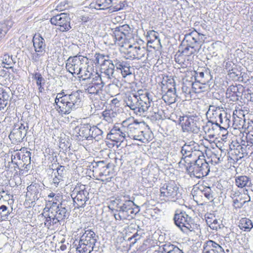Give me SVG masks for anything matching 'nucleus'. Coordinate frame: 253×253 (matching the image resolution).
Segmentation results:
<instances>
[{
  "instance_id": "1",
  "label": "nucleus",
  "mask_w": 253,
  "mask_h": 253,
  "mask_svg": "<svg viewBox=\"0 0 253 253\" xmlns=\"http://www.w3.org/2000/svg\"><path fill=\"white\" fill-rule=\"evenodd\" d=\"M111 204L116 208V213L114 214L116 221L130 220L139 211V207L126 196L116 197Z\"/></svg>"
},
{
  "instance_id": "2",
  "label": "nucleus",
  "mask_w": 253,
  "mask_h": 253,
  "mask_svg": "<svg viewBox=\"0 0 253 253\" xmlns=\"http://www.w3.org/2000/svg\"><path fill=\"white\" fill-rule=\"evenodd\" d=\"M122 124L123 130L126 131L128 137L142 142L147 141L150 138L149 135L143 130L145 127L143 122H138L134 118H129L124 121Z\"/></svg>"
},
{
  "instance_id": "3",
  "label": "nucleus",
  "mask_w": 253,
  "mask_h": 253,
  "mask_svg": "<svg viewBox=\"0 0 253 253\" xmlns=\"http://www.w3.org/2000/svg\"><path fill=\"white\" fill-rule=\"evenodd\" d=\"M120 50L126 55V59L141 60L148 54L146 48L136 44H130L129 42H126L123 46H120Z\"/></svg>"
},
{
  "instance_id": "4",
  "label": "nucleus",
  "mask_w": 253,
  "mask_h": 253,
  "mask_svg": "<svg viewBox=\"0 0 253 253\" xmlns=\"http://www.w3.org/2000/svg\"><path fill=\"white\" fill-rule=\"evenodd\" d=\"M96 241L94 232L86 230L80 238L77 251L80 253H90L93 250Z\"/></svg>"
},
{
  "instance_id": "5",
  "label": "nucleus",
  "mask_w": 253,
  "mask_h": 253,
  "mask_svg": "<svg viewBox=\"0 0 253 253\" xmlns=\"http://www.w3.org/2000/svg\"><path fill=\"white\" fill-rule=\"evenodd\" d=\"M206 38L203 34H200L197 32H193L188 35H186L183 40L184 44L186 47L183 51V53L187 55L193 54L195 51V47L196 44H202L204 42Z\"/></svg>"
},
{
  "instance_id": "6",
  "label": "nucleus",
  "mask_w": 253,
  "mask_h": 253,
  "mask_svg": "<svg viewBox=\"0 0 253 253\" xmlns=\"http://www.w3.org/2000/svg\"><path fill=\"white\" fill-rule=\"evenodd\" d=\"M160 196L165 201L176 202L181 198L179 187L174 182L166 183L161 187Z\"/></svg>"
},
{
  "instance_id": "7",
  "label": "nucleus",
  "mask_w": 253,
  "mask_h": 253,
  "mask_svg": "<svg viewBox=\"0 0 253 253\" xmlns=\"http://www.w3.org/2000/svg\"><path fill=\"white\" fill-rule=\"evenodd\" d=\"M34 52L31 53V59L33 62H42L45 53L46 44L44 39L39 34H35L33 40Z\"/></svg>"
},
{
  "instance_id": "8",
  "label": "nucleus",
  "mask_w": 253,
  "mask_h": 253,
  "mask_svg": "<svg viewBox=\"0 0 253 253\" xmlns=\"http://www.w3.org/2000/svg\"><path fill=\"white\" fill-rule=\"evenodd\" d=\"M175 225L184 233H188L189 231L194 230L193 220L185 211L175 213L174 216Z\"/></svg>"
},
{
  "instance_id": "9",
  "label": "nucleus",
  "mask_w": 253,
  "mask_h": 253,
  "mask_svg": "<svg viewBox=\"0 0 253 253\" xmlns=\"http://www.w3.org/2000/svg\"><path fill=\"white\" fill-rule=\"evenodd\" d=\"M115 43L119 46H123V44L128 42V40L132 37L130 28L128 25L116 27L113 32Z\"/></svg>"
},
{
  "instance_id": "10",
  "label": "nucleus",
  "mask_w": 253,
  "mask_h": 253,
  "mask_svg": "<svg viewBox=\"0 0 253 253\" xmlns=\"http://www.w3.org/2000/svg\"><path fill=\"white\" fill-rule=\"evenodd\" d=\"M87 60V58L80 55L70 57L66 61V68L72 75H79Z\"/></svg>"
},
{
  "instance_id": "11",
  "label": "nucleus",
  "mask_w": 253,
  "mask_h": 253,
  "mask_svg": "<svg viewBox=\"0 0 253 253\" xmlns=\"http://www.w3.org/2000/svg\"><path fill=\"white\" fill-rule=\"evenodd\" d=\"M70 20L71 19L69 14L65 13H61L53 16L50 19V22L52 25L58 26V29L63 32L68 31L71 28Z\"/></svg>"
},
{
  "instance_id": "12",
  "label": "nucleus",
  "mask_w": 253,
  "mask_h": 253,
  "mask_svg": "<svg viewBox=\"0 0 253 253\" xmlns=\"http://www.w3.org/2000/svg\"><path fill=\"white\" fill-rule=\"evenodd\" d=\"M89 193L85 190V185L76 187L71 194L74 202L76 203L77 207L84 208L86 201L89 199Z\"/></svg>"
},
{
  "instance_id": "13",
  "label": "nucleus",
  "mask_w": 253,
  "mask_h": 253,
  "mask_svg": "<svg viewBox=\"0 0 253 253\" xmlns=\"http://www.w3.org/2000/svg\"><path fill=\"white\" fill-rule=\"evenodd\" d=\"M96 60L98 63H99L100 60L103 62L101 64L102 73L106 75L108 79L114 78L115 68L112 60L104 59L105 56L103 54H96Z\"/></svg>"
},
{
  "instance_id": "14",
  "label": "nucleus",
  "mask_w": 253,
  "mask_h": 253,
  "mask_svg": "<svg viewBox=\"0 0 253 253\" xmlns=\"http://www.w3.org/2000/svg\"><path fill=\"white\" fill-rule=\"evenodd\" d=\"M200 146L194 141L185 142L182 146L181 153L182 156L192 157L200 156L203 154L200 150Z\"/></svg>"
},
{
  "instance_id": "15",
  "label": "nucleus",
  "mask_w": 253,
  "mask_h": 253,
  "mask_svg": "<svg viewBox=\"0 0 253 253\" xmlns=\"http://www.w3.org/2000/svg\"><path fill=\"white\" fill-rule=\"evenodd\" d=\"M26 127L22 124L15 125L9 135V138L16 142H21L26 136L28 126Z\"/></svg>"
},
{
  "instance_id": "16",
  "label": "nucleus",
  "mask_w": 253,
  "mask_h": 253,
  "mask_svg": "<svg viewBox=\"0 0 253 253\" xmlns=\"http://www.w3.org/2000/svg\"><path fill=\"white\" fill-rule=\"evenodd\" d=\"M203 128L209 138L216 139L220 138L221 125L218 123L208 121Z\"/></svg>"
},
{
  "instance_id": "17",
  "label": "nucleus",
  "mask_w": 253,
  "mask_h": 253,
  "mask_svg": "<svg viewBox=\"0 0 253 253\" xmlns=\"http://www.w3.org/2000/svg\"><path fill=\"white\" fill-rule=\"evenodd\" d=\"M179 123L181 125V127L184 132H192L197 133L200 131V128L191 119L189 118L187 115L179 116L178 118Z\"/></svg>"
},
{
  "instance_id": "18",
  "label": "nucleus",
  "mask_w": 253,
  "mask_h": 253,
  "mask_svg": "<svg viewBox=\"0 0 253 253\" xmlns=\"http://www.w3.org/2000/svg\"><path fill=\"white\" fill-rule=\"evenodd\" d=\"M162 91L164 93L162 98L166 103L170 104L175 102L176 95L175 88L173 85L168 88L167 85L163 84Z\"/></svg>"
},
{
  "instance_id": "19",
  "label": "nucleus",
  "mask_w": 253,
  "mask_h": 253,
  "mask_svg": "<svg viewBox=\"0 0 253 253\" xmlns=\"http://www.w3.org/2000/svg\"><path fill=\"white\" fill-rule=\"evenodd\" d=\"M243 89L241 85H231L226 90V96L233 101H237L242 96Z\"/></svg>"
},
{
  "instance_id": "20",
  "label": "nucleus",
  "mask_w": 253,
  "mask_h": 253,
  "mask_svg": "<svg viewBox=\"0 0 253 253\" xmlns=\"http://www.w3.org/2000/svg\"><path fill=\"white\" fill-rule=\"evenodd\" d=\"M123 130V126L122 128L114 126L108 134L107 137L116 142H123L124 138L126 136V131Z\"/></svg>"
},
{
  "instance_id": "21",
  "label": "nucleus",
  "mask_w": 253,
  "mask_h": 253,
  "mask_svg": "<svg viewBox=\"0 0 253 253\" xmlns=\"http://www.w3.org/2000/svg\"><path fill=\"white\" fill-rule=\"evenodd\" d=\"M52 183L57 187L59 184L66 178V170L64 166H58L55 171L53 170Z\"/></svg>"
},
{
  "instance_id": "22",
  "label": "nucleus",
  "mask_w": 253,
  "mask_h": 253,
  "mask_svg": "<svg viewBox=\"0 0 253 253\" xmlns=\"http://www.w3.org/2000/svg\"><path fill=\"white\" fill-rule=\"evenodd\" d=\"M198 159L194 160L197 167L199 170L201 169V175L202 178L207 176L210 171L209 162L205 159L203 154L200 155V156H197Z\"/></svg>"
},
{
  "instance_id": "23",
  "label": "nucleus",
  "mask_w": 253,
  "mask_h": 253,
  "mask_svg": "<svg viewBox=\"0 0 253 253\" xmlns=\"http://www.w3.org/2000/svg\"><path fill=\"white\" fill-rule=\"evenodd\" d=\"M206 221L209 226L213 230H218L223 228L224 226L222 223V220L220 219H217L214 215L212 214H208L206 216Z\"/></svg>"
},
{
  "instance_id": "24",
  "label": "nucleus",
  "mask_w": 253,
  "mask_h": 253,
  "mask_svg": "<svg viewBox=\"0 0 253 253\" xmlns=\"http://www.w3.org/2000/svg\"><path fill=\"white\" fill-rule=\"evenodd\" d=\"M68 98L69 102L68 104H66V105L68 106V110L70 109H77L81 102L79 92L75 91L68 94Z\"/></svg>"
},
{
  "instance_id": "25",
  "label": "nucleus",
  "mask_w": 253,
  "mask_h": 253,
  "mask_svg": "<svg viewBox=\"0 0 253 253\" xmlns=\"http://www.w3.org/2000/svg\"><path fill=\"white\" fill-rule=\"evenodd\" d=\"M232 121L235 129L243 128L245 123V115L241 112H233Z\"/></svg>"
},
{
  "instance_id": "26",
  "label": "nucleus",
  "mask_w": 253,
  "mask_h": 253,
  "mask_svg": "<svg viewBox=\"0 0 253 253\" xmlns=\"http://www.w3.org/2000/svg\"><path fill=\"white\" fill-rule=\"evenodd\" d=\"M55 102L59 108L65 109L66 111L68 110V106L66 105V104H68L69 102L68 94L65 92L62 91L57 94Z\"/></svg>"
},
{
  "instance_id": "27",
  "label": "nucleus",
  "mask_w": 253,
  "mask_h": 253,
  "mask_svg": "<svg viewBox=\"0 0 253 253\" xmlns=\"http://www.w3.org/2000/svg\"><path fill=\"white\" fill-rule=\"evenodd\" d=\"M95 75V80L96 81H99L97 83H94V84H96V86L95 85H91L88 86L86 89V91L89 94H97L99 93L100 90V88L102 87L104 85V82L102 81L101 78L99 76H96V74Z\"/></svg>"
},
{
  "instance_id": "28",
  "label": "nucleus",
  "mask_w": 253,
  "mask_h": 253,
  "mask_svg": "<svg viewBox=\"0 0 253 253\" xmlns=\"http://www.w3.org/2000/svg\"><path fill=\"white\" fill-rule=\"evenodd\" d=\"M234 153L237 155V158L235 159L238 161L249 154H253V150L245 144H242V145L238 146V148L235 150Z\"/></svg>"
},
{
  "instance_id": "29",
  "label": "nucleus",
  "mask_w": 253,
  "mask_h": 253,
  "mask_svg": "<svg viewBox=\"0 0 253 253\" xmlns=\"http://www.w3.org/2000/svg\"><path fill=\"white\" fill-rule=\"evenodd\" d=\"M160 253H183L182 250L177 246L170 244L166 243L159 247Z\"/></svg>"
},
{
  "instance_id": "30",
  "label": "nucleus",
  "mask_w": 253,
  "mask_h": 253,
  "mask_svg": "<svg viewBox=\"0 0 253 253\" xmlns=\"http://www.w3.org/2000/svg\"><path fill=\"white\" fill-rule=\"evenodd\" d=\"M51 214H53L56 216H57L59 220L64 222L65 219H67L69 216V212L67 209L63 206V205L61 203H60L58 205V208L56 210L52 212Z\"/></svg>"
},
{
  "instance_id": "31",
  "label": "nucleus",
  "mask_w": 253,
  "mask_h": 253,
  "mask_svg": "<svg viewBox=\"0 0 253 253\" xmlns=\"http://www.w3.org/2000/svg\"><path fill=\"white\" fill-rule=\"evenodd\" d=\"M225 116L224 117V122L222 119V114L221 113L218 115L220 120V123L222 126H221V129L220 130V138L221 136L225 137L227 135V127L229 126L230 119L228 118V114L225 112Z\"/></svg>"
},
{
  "instance_id": "32",
  "label": "nucleus",
  "mask_w": 253,
  "mask_h": 253,
  "mask_svg": "<svg viewBox=\"0 0 253 253\" xmlns=\"http://www.w3.org/2000/svg\"><path fill=\"white\" fill-rule=\"evenodd\" d=\"M236 185L241 188L249 187L252 186L250 177L246 175H240L235 177Z\"/></svg>"
},
{
  "instance_id": "33",
  "label": "nucleus",
  "mask_w": 253,
  "mask_h": 253,
  "mask_svg": "<svg viewBox=\"0 0 253 253\" xmlns=\"http://www.w3.org/2000/svg\"><path fill=\"white\" fill-rule=\"evenodd\" d=\"M91 126L89 124H84L80 127H76V131H79V135L86 139H90L91 136Z\"/></svg>"
},
{
  "instance_id": "34",
  "label": "nucleus",
  "mask_w": 253,
  "mask_h": 253,
  "mask_svg": "<svg viewBox=\"0 0 253 253\" xmlns=\"http://www.w3.org/2000/svg\"><path fill=\"white\" fill-rule=\"evenodd\" d=\"M83 78V80L90 79L92 78L93 80H95V74L96 76L98 75L96 73L93 72L92 67L89 65H86V64L83 66V68L81 69V73H80Z\"/></svg>"
},
{
  "instance_id": "35",
  "label": "nucleus",
  "mask_w": 253,
  "mask_h": 253,
  "mask_svg": "<svg viewBox=\"0 0 253 253\" xmlns=\"http://www.w3.org/2000/svg\"><path fill=\"white\" fill-rule=\"evenodd\" d=\"M9 88L4 89L0 87V110L3 109L6 106L9 98Z\"/></svg>"
},
{
  "instance_id": "36",
  "label": "nucleus",
  "mask_w": 253,
  "mask_h": 253,
  "mask_svg": "<svg viewBox=\"0 0 253 253\" xmlns=\"http://www.w3.org/2000/svg\"><path fill=\"white\" fill-rule=\"evenodd\" d=\"M188 168L189 169H187V173L191 178H196L197 179H200L202 178L201 175L202 170L201 169H199L194 161Z\"/></svg>"
},
{
  "instance_id": "37",
  "label": "nucleus",
  "mask_w": 253,
  "mask_h": 253,
  "mask_svg": "<svg viewBox=\"0 0 253 253\" xmlns=\"http://www.w3.org/2000/svg\"><path fill=\"white\" fill-rule=\"evenodd\" d=\"M239 228L245 232H250L253 228V222L249 218H242L239 222Z\"/></svg>"
},
{
  "instance_id": "38",
  "label": "nucleus",
  "mask_w": 253,
  "mask_h": 253,
  "mask_svg": "<svg viewBox=\"0 0 253 253\" xmlns=\"http://www.w3.org/2000/svg\"><path fill=\"white\" fill-rule=\"evenodd\" d=\"M112 0H97L95 3L91 4L92 8L105 9L111 6Z\"/></svg>"
},
{
  "instance_id": "39",
  "label": "nucleus",
  "mask_w": 253,
  "mask_h": 253,
  "mask_svg": "<svg viewBox=\"0 0 253 253\" xmlns=\"http://www.w3.org/2000/svg\"><path fill=\"white\" fill-rule=\"evenodd\" d=\"M223 159L222 150L219 149L211 152L209 162L213 165H216L223 161Z\"/></svg>"
},
{
  "instance_id": "40",
  "label": "nucleus",
  "mask_w": 253,
  "mask_h": 253,
  "mask_svg": "<svg viewBox=\"0 0 253 253\" xmlns=\"http://www.w3.org/2000/svg\"><path fill=\"white\" fill-rule=\"evenodd\" d=\"M202 194L209 200L212 201L215 196V187L212 186H203L202 189H201Z\"/></svg>"
},
{
  "instance_id": "41",
  "label": "nucleus",
  "mask_w": 253,
  "mask_h": 253,
  "mask_svg": "<svg viewBox=\"0 0 253 253\" xmlns=\"http://www.w3.org/2000/svg\"><path fill=\"white\" fill-rule=\"evenodd\" d=\"M234 201H233V206L236 209L241 208L245 203L250 201V197L248 195H242L239 197H237Z\"/></svg>"
},
{
  "instance_id": "42",
  "label": "nucleus",
  "mask_w": 253,
  "mask_h": 253,
  "mask_svg": "<svg viewBox=\"0 0 253 253\" xmlns=\"http://www.w3.org/2000/svg\"><path fill=\"white\" fill-rule=\"evenodd\" d=\"M27 195H30L31 196H33L34 199H38V195L40 190V185L39 184L36 183H32L27 187Z\"/></svg>"
},
{
  "instance_id": "43",
  "label": "nucleus",
  "mask_w": 253,
  "mask_h": 253,
  "mask_svg": "<svg viewBox=\"0 0 253 253\" xmlns=\"http://www.w3.org/2000/svg\"><path fill=\"white\" fill-rule=\"evenodd\" d=\"M199 84L197 83H190L189 86L186 85V84H183L182 87V90L183 93L185 94V95H189L190 97H191V94L192 91L195 93H199L201 91V90H197V88L196 86L198 85Z\"/></svg>"
},
{
  "instance_id": "44",
  "label": "nucleus",
  "mask_w": 253,
  "mask_h": 253,
  "mask_svg": "<svg viewBox=\"0 0 253 253\" xmlns=\"http://www.w3.org/2000/svg\"><path fill=\"white\" fill-rule=\"evenodd\" d=\"M149 93L146 91L142 89H139L134 95H133V97L135 101L140 100L145 102L147 100H149Z\"/></svg>"
},
{
  "instance_id": "45",
  "label": "nucleus",
  "mask_w": 253,
  "mask_h": 253,
  "mask_svg": "<svg viewBox=\"0 0 253 253\" xmlns=\"http://www.w3.org/2000/svg\"><path fill=\"white\" fill-rule=\"evenodd\" d=\"M103 131L96 126H91L90 138L98 141L103 138Z\"/></svg>"
},
{
  "instance_id": "46",
  "label": "nucleus",
  "mask_w": 253,
  "mask_h": 253,
  "mask_svg": "<svg viewBox=\"0 0 253 253\" xmlns=\"http://www.w3.org/2000/svg\"><path fill=\"white\" fill-rule=\"evenodd\" d=\"M209 108L208 111H217V110L222 109L224 111L225 108V105L223 104L221 101L216 99L214 100L211 104L208 106Z\"/></svg>"
},
{
  "instance_id": "47",
  "label": "nucleus",
  "mask_w": 253,
  "mask_h": 253,
  "mask_svg": "<svg viewBox=\"0 0 253 253\" xmlns=\"http://www.w3.org/2000/svg\"><path fill=\"white\" fill-rule=\"evenodd\" d=\"M189 157L182 156L181 160L178 163L179 168L181 169H185L186 173L187 172V169H189L188 167H190L193 163L189 160Z\"/></svg>"
},
{
  "instance_id": "48",
  "label": "nucleus",
  "mask_w": 253,
  "mask_h": 253,
  "mask_svg": "<svg viewBox=\"0 0 253 253\" xmlns=\"http://www.w3.org/2000/svg\"><path fill=\"white\" fill-rule=\"evenodd\" d=\"M10 27L11 26H8L5 22L0 23V42L5 37Z\"/></svg>"
},
{
  "instance_id": "49",
  "label": "nucleus",
  "mask_w": 253,
  "mask_h": 253,
  "mask_svg": "<svg viewBox=\"0 0 253 253\" xmlns=\"http://www.w3.org/2000/svg\"><path fill=\"white\" fill-rule=\"evenodd\" d=\"M93 168L98 169L100 170H101L102 169H105L101 173H102V174L106 175L105 170L109 168V164H106L103 161H98L95 163L94 165L93 166Z\"/></svg>"
},
{
  "instance_id": "50",
  "label": "nucleus",
  "mask_w": 253,
  "mask_h": 253,
  "mask_svg": "<svg viewBox=\"0 0 253 253\" xmlns=\"http://www.w3.org/2000/svg\"><path fill=\"white\" fill-rule=\"evenodd\" d=\"M31 153L30 151H26L25 153L22 155L21 160L23 163V166L26 165L25 168L31 164Z\"/></svg>"
},
{
  "instance_id": "51",
  "label": "nucleus",
  "mask_w": 253,
  "mask_h": 253,
  "mask_svg": "<svg viewBox=\"0 0 253 253\" xmlns=\"http://www.w3.org/2000/svg\"><path fill=\"white\" fill-rule=\"evenodd\" d=\"M130 68V66L129 64L126 61H125L124 65H123V68H121V69L120 70L121 71L122 76L124 78H125L127 76L131 74Z\"/></svg>"
},
{
  "instance_id": "52",
  "label": "nucleus",
  "mask_w": 253,
  "mask_h": 253,
  "mask_svg": "<svg viewBox=\"0 0 253 253\" xmlns=\"http://www.w3.org/2000/svg\"><path fill=\"white\" fill-rule=\"evenodd\" d=\"M137 101H135L133 96H129L126 101V104L129 107L130 109L134 111L137 108Z\"/></svg>"
},
{
  "instance_id": "53",
  "label": "nucleus",
  "mask_w": 253,
  "mask_h": 253,
  "mask_svg": "<svg viewBox=\"0 0 253 253\" xmlns=\"http://www.w3.org/2000/svg\"><path fill=\"white\" fill-rule=\"evenodd\" d=\"M211 245L210 248H212L215 253H225L223 248L216 242L211 240Z\"/></svg>"
},
{
  "instance_id": "54",
  "label": "nucleus",
  "mask_w": 253,
  "mask_h": 253,
  "mask_svg": "<svg viewBox=\"0 0 253 253\" xmlns=\"http://www.w3.org/2000/svg\"><path fill=\"white\" fill-rule=\"evenodd\" d=\"M116 115V112H112L111 114L109 112H103L102 116L103 117V120H105L109 123L113 122V118Z\"/></svg>"
},
{
  "instance_id": "55",
  "label": "nucleus",
  "mask_w": 253,
  "mask_h": 253,
  "mask_svg": "<svg viewBox=\"0 0 253 253\" xmlns=\"http://www.w3.org/2000/svg\"><path fill=\"white\" fill-rule=\"evenodd\" d=\"M153 113L151 116V120L153 121H157L163 120L166 117L165 112H152Z\"/></svg>"
},
{
  "instance_id": "56",
  "label": "nucleus",
  "mask_w": 253,
  "mask_h": 253,
  "mask_svg": "<svg viewBox=\"0 0 253 253\" xmlns=\"http://www.w3.org/2000/svg\"><path fill=\"white\" fill-rule=\"evenodd\" d=\"M189 118L191 119L192 121L194 122L195 125L198 126L199 128H200V122L203 121L202 117L199 114L198 115L195 114V115H189L188 116Z\"/></svg>"
},
{
  "instance_id": "57",
  "label": "nucleus",
  "mask_w": 253,
  "mask_h": 253,
  "mask_svg": "<svg viewBox=\"0 0 253 253\" xmlns=\"http://www.w3.org/2000/svg\"><path fill=\"white\" fill-rule=\"evenodd\" d=\"M149 36L150 40L148 42H152V41H156L158 43H160V40L159 38L158 33L154 31H151L149 32Z\"/></svg>"
},
{
  "instance_id": "58",
  "label": "nucleus",
  "mask_w": 253,
  "mask_h": 253,
  "mask_svg": "<svg viewBox=\"0 0 253 253\" xmlns=\"http://www.w3.org/2000/svg\"><path fill=\"white\" fill-rule=\"evenodd\" d=\"M211 240L204 243L203 253H215L212 248H210V246H211Z\"/></svg>"
},
{
  "instance_id": "59",
  "label": "nucleus",
  "mask_w": 253,
  "mask_h": 253,
  "mask_svg": "<svg viewBox=\"0 0 253 253\" xmlns=\"http://www.w3.org/2000/svg\"><path fill=\"white\" fill-rule=\"evenodd\" d=\"M33 78L37 81L36 84L38 86H40V88H42V85L44 84V80L42 78V75L39 73H36L33 76Z\"/></svg>"
},
{
  "instance_id": "60",
  "label": "nucleus",
  "mask_w": 253,
  "mask_h": 253,
  "mask_svg": "<svg viewBox=\"0 0 253 253\" xmlns=\"http://www.w3.org/2000/svg\"><path fill=\"white\" fill-rule=\"evenodd\" d=\"M253 124V122H252ZM248 132L246 133V140L252 141L253 142V126L252 125H249L247 127Z\"/></svg>"
},
{
  "instance_id": "61",
  "label": "nucleus",
  "mask_w": 253,
  "mask_h": 253,
  "mask_svg": "<svg viewBox=\"0 0 253 253\" xmlns=\"http://www.w3.org/2000/svg\"><path fill=\"white\" fill-rule=\"evenodd\" d=\"M58 204H57V202L53 200H49L48 204H47V205H49V207L48 208L47 211H50V213H51L52 211L57 209Z\"/></svg>"
},
{
  "instance_id": "62",
  "label": "nucleus",
  "mask_w": 253,
  "mask_h": 253,
  "mask_svg": "<svg viewBox=\"0 0 253 253\" xmlns=\"http://www.w3.org/2000/svg\"><path fill=\"white\" fill-rule=\"evenodd\" d=\"M13 62L12 56L9 54H5L2 57V63L7 65H11Z\"/></svg>"
},
{
  "instance_id": "63",
  "label": "nucleus",
  "mask_w": 253,
  "mask_h": 253,
  "mask_svg": "<svg viewBox=\"0 0 253 253\" xmlns=\"http://www.w3.org/2000/svg\"><path fill=\"white\" fill-rule=\"evenodd\" d=\"M51 214V226H55L58 227L59 225H60L61 223L63 222L62 221L59 220V219L54 215L53 214Z\"/></svg>"
},
{
  "instance_id": "64",
  "label": "nucleus",
  "mask_w": 253,
  "mask_h": 253,
  "mask_svg": "<svg viewBox=\"0 0 253 253\" xmlns=\"http://www.w3.org/2000/svg\"><path fill=\"white\" fill-rule=\"evenodd\" d=\"M0 216L2 218L3 216L7 217L9 214L7 210V207L5 205L0 206Z\"/></svg>"
}]
</instances>
